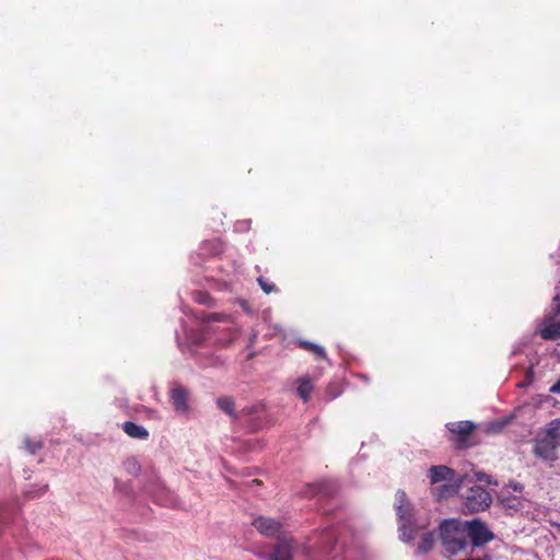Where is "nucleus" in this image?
<instances>
[{
    "label": "nucleus",
    "instance_id": "b1692460",
    "mask_svg": "<svg viewBox=\"0 0 560 560\" xmlns=\"http://www.w3.org/2000/svg\"><path fill=\"white\" fill-rule=\"evenodd\" d=\"M47 489H48V486L46 485V486H44V487L40 489V492H42V493H44V492H46V491H47Z\"/></svg>",
    "mask_w": 560,
    "mask_h": 560
},
{
    "label": "nucleus",
    "instance_id": "a211bd4d",
    "mask_svg": "<svg viewBox=\"0 0 560 560\" xmlns=\"http://www.w3.org/2000/svg\"><path fill=\"white\" fill-rule=\"evenodd\" d=\"M218 406L221 410L230 416H234V401L230 397H221L218 399Z\"/></svg>",
    "mask_w": 560,
    "mask_h": 560
},
{
    "label": "nucleus",
    "instance_id": "20e7f679",
    "mask_svg": "<svg viewBox=\"0 0 560 560\" xmlns=\"http://www.w3.org/2000/svg\"><path fill=\"white\" fill-rule=\"evenodd\" d=\"M465 506L470 512L486 510L492 502L491 495L480 486L470 487L464 494Z\"/></svg>",
    "mask_w": 560,
    "mask_h": 560
},
{
    "label": "nucleus",
    "instance_id": "6ab92c4d",
    "mask_svg": "<svg viewBox=\"0 0 560 560\" xmlns=\"http://www.w3.org/2000/svg\"><path fill=\"white\" fill-rule=\"evenodd\" d=\"M258 283L261 290L267 294L271 293L275 290V284L262 277L258 278Z\"/></svg>",
    "mask_w": 560,
    "mask_h": 560
},
{
    "label": "nucleus",
    "instance_id": "9b49d317",
    "mask_svg": "<svg viewBox=\"0 0 560 560\" xmlns=\"http://www.w3.org/2000/svg\"><path fill=\"white\" fill-rule=\"evenodd\" d=\"M447 428L452 433L458 435L459 442H465L475 430V424L470 421H459L450 423Z\"/></svg>",
    "mask_w": 560,
    "mask_h": 560
},
{
    "label": "nucleus",
    "instance_id": "0eeeda50",
    "mask_svg": "<svg viewBox=\"0 0 560 560\" xmlns=\"http://www.w3.org/2000/svg\"><path fill=\"white\" fill-rule=\"evenodd\" d=\"M189 392L180 386L174 385L171 389V401L175 411L179 413H186L189 409L188 407Z\"/></svg>",
    "mask_w": 560,
    "mask_h": 560
},
{
    "label": "nucleus",
    "instance_id": "f03ea898",
    "mask_svg": "<svg viewBox=\"0 0 560 560\" xmlns=\"http://www.w3.org/2000/svg\"><path fill=\"white\" fill-rule=\"evenodd\" d=\"M395 509L399 520L400 538L410 541L416 537V528L412 526V508L404 491H397L395 495Z\"/></svg>",
    "mask_w": 560,
    "mask_h": 560
},
{
    "label": "nucleus",
    "instance_id": "dca6fc26",
    "mask_svg": "<svg viewBox=\"0 0 560 560\" xmlns=\"http://www.w3.org/2000/svg\"><path fill=\"white\" fill-rule=\"evenodd\" d=\"M299 346L301 348H303L304 350H307V351L314 353L316 357H318L320 359H326V351L319 345H316V343H313V342L306 341V340H300Z\"/></svg>",
    "mask_w": 560,
    "mask_h": 560
},
{
    "label": "nucleus",
    "instance_id": "f257e3e1",
    "mask_svg": "<svg viewBox=\"0 0 560 560\" xmlns=\"http://www.w3.org/2000/svg\"><path fill=\"white\" fill-rule=\"evenodd\" d=\"M440 537L444 549L451 555L465 550L468 545L465 523L460 520L443 521L440 525Z\"/></svg>",
    "mask_w": 560,
    "mask_h": 560
},
{
    "label": "nucleus",
    "instance_id": "2eb2a0df",
    "mask_svg": "<svg viewBox=\"0 0 560 560\" xmlns=\"http://www.w3.org/2000/svg\"><path fill=\"white\" fill-rule=\"evenodd\" d=\"M313 390L312 382L308 377H302L299 381L298 394L304 400L307 401L310 399V395Z\"/></svg>",
    "mask_w": 560,
    "mask_h": 560
},
{
    "label": "nucleus",
    "instance_id": "4be33fe9",
    "mask_svg": "<svg viewBox=\"0 0 560 560\" xmlns=\"http://www.w3.org/2000/svg\"><path fill=\"white\" fill-rule=\"evenodd\" d=\"M476 476H477V479L480 481L486 480V478H487L486 474H481V472L477 474Z\"/></svg>",
    "mask_w": 560,
    "mask_h": 560
},
{
    "label": "nucleus",
    "instance_id": "39448f33",
    "mask_svg": "<svg viewBox=\"0 0 560 560\" xmlns=\"http://www.w3.org/2000/svg\"><path fill=\"white\" fill-rule=\"evenodd\" d=\"M560 445L539 433L534 441L533 453L536 457L545 462H555L557 459V448Z\"/></svg>",
    "mask_w": 560,
    "mask_h": 560
},
{
    "label": "nucleus",
    "instance_id": "4468645a",
    "mask_svg": "<svg viewBox=\"0 0 560 560\" xmlns=\"http://www.w3.org/2000/svg\"><path fill=\"white\" fill-rule=\"evenodd\" d=\"M268 560H291V549L285 544H280L270 553Z\"/></svg>",
    "mask_w": 560,
    "mask_h": 560
},
{
    "label": "nucleus",
    "instance_id": "412c9836",
    "mask_svg": "<svg viewBox=\"0 0 560 560\" xmlns=\"http://www.w3.org/2000/svg\"><path fill=\"white\" fill-rule=\"evenodd\" d=\"M550 393L560 394V380L550 387Z\"/></svg>",
    "mask_w": 560,
    "mask_h": 560
},
{
    "label": "nucleus",
    "instance_id": "f8f14e48",
    "mask_svg": "<svg viewBox=\"0 0 560 560\" xmlns=\"http://www.w3.org/2000/svg\"><path fill=\"white\" fill-rule=\"evenodd\" d=\"M122 429L126 434H128L130 438L139 439V440H147L149 436L148 430L139 425L135 422L127 421L122 424Z\"/></svg>",
    "mask_w": 560,
    "mask_h": 560
},
{
    "label": "nucleus",
    "instance_id": "1a4fd4ad",
    "mask_svg": "<svg viewBox=\"0 0 560 560\" xmlns=\"http://www.w3.org/2000/svg\"><path fill=\"white\" fill-rule=\"evenodd\" d=\"M253 525L259 533L267 537L276 536L281 529V523L279 521L262 516L255 518Z\"/></svg>",
    "mask_w": 560,
    "mask_h": 560
},
{
    "label": "nucleus",
    "instance_id": "ddd939ff",
    "mask_svg": "<svg viewBox=\"0 0 560 560\" xmlns=\"http://www.w3.org/2000/svg\"><path fill=\"white\" fill-rule=\"evenodd\" d=\"M541 433L560 445V420H552Z\"/></svg>",
    "mask_w": 560,
    "mask_h": 560
},
{
    "label": "nucleus",
    "instance_id": "423d86ee",
    "mask_svg": "<svg viewBox=\"0 0 560 560\" xmlns=\"http://www.w3.org/2000/svg\"><path fill=\"white\" fill-rule=\"evenodd\" d=\"M467 476H463L446 482L432 485V493L438 500H443L455 495L459 488L465 483Z\"/></svg>",
    "mask_w": 560,
    "mask_h": 560
},
{
    "label": "nucleus",
    "instance_id": "f3484780",
    "mask_svg": "<svg viewBox=\"0 0 560 560\" xmlns=\"http://www.w3.org/2000/svg\"><path fill=\"white\" fill-rule=\"evenodd\" d=\"M434 546V537L432 533H424L421 536V541L418 545V551L420 553H425L430 551Z\"/></svg>",
    "mask_w": 560,
    "mask_h": 560
},
{
    "label": "nucleus",
    "instance_id": "6e6552de",
    "mask_svg": "<svg viewBox=\"0 0 560 560\" xmlns=\"http://www.w3.org/2000/svg\"><path fill=\"white\" fill-rule=\"evenodd\" d=\"M539 335L545 340H555L560 337V320H555V315L545 316L540 324Z\"/></svg>",
    "mask_w": 560,
    "mask_h": 560
},
{
    "label": "nucleus",
    "instance_id": "5701e85b",
    "mask_svg": "<svg viewBox=\"0 0 560 560\" xmlns=\"http://www.w3.org/2000/svg\"><path fill=\"white\" fill-rule=\"evenodd\" d=\"M316 491H317V489L312 486V487H310V491L307 494L313 495V494H315Z\"/></svg>",
    "mask_w": 560,
    "mask_h": 560
},
{
    "label": "nucleus",
    "instance_id": "aec40b11",
    "mask_svg": "<svg viewBox=\"0 0 560 560\" xmlns=\"http://www.w3.org/2000/svg\"><path fill=\"white\" fill-rule=\"evenodd\" d=\"M25 444H26L27 450L32 454H35L38 450L42 448V443L40 442H31V441L26 440Z\"/></svg>",
    "mask_w": 560,
    "mask_h": 560
},
{
    "label": "nucleus",
    "instance_id": "7ed1b4c3",
    "mask_svg": "<svg viewBox=\"0 0 560 560\" xmlns=\"http://www.w3.org/2000/svg\"><path fill=\"white\" fill-rule=\"evenodd\" d=\"M467 540L470 539L474 547H481L493 540L494 535L480 520L464 521Z\"/></svg>",
    "mask_w": 560,
    "mask_h": 560
},
{
    "label": "nucleus",
    "instance_id": "9d476101",
    "mask_svg": "<svg viewBox=\"0 0 560 560\" xmlns=\"http://www.w3.org/2000/svg\"><path fill=\"white\" fill-rule=\"evenodd\" d=\"M428 476H429L431 485H438L441 482H446V481L456 479L455 471L452 468L444 466V465L432 466L429 469Z\"/></svg>",
    "mask_w": 560,
    "mask_h": 560
}]
</instances>
